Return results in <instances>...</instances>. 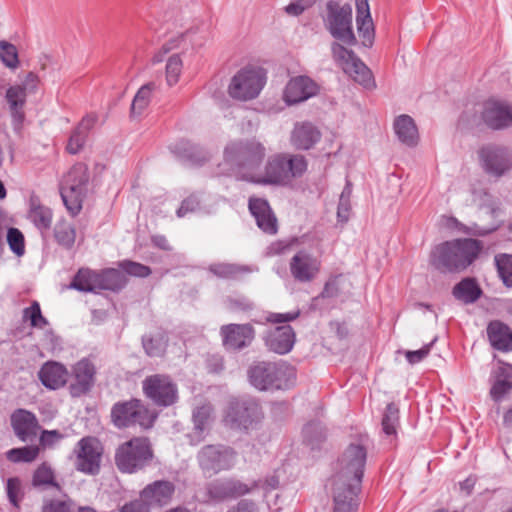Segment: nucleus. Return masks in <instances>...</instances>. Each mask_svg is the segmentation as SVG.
<instances>
[{"label": "nucleus", "mask_w": 512, "mask_h": 512, "mask_svg": "<svg viewBox=\"0 0 512 512\" xmlns=\"http://www.w3.org/2000/svg\"><path fill=\"white\" fill-rule=\"evenodd\" d=\"M320 139V130L310 122L296 123L291 134V143L298 150H309Z\"/></svg>", "instance_id": "29"}, {"label": "nucleus", "mask_w": 512, "mask_h": 512, "mask_svg": "<svg viewBox=\"0 0 512 512\" xmlns=\"http://www.w3.org/2000/svg\"><path fill=\"white\" fill-rule=\"evenodd\" d=\"M37 76L29 73L21 85L10 86L5 94L8 103L9 112L12 119V126L15 132L19 133L22 129L25 112L27 92H32L36 88Z\"/></svg>", "instance_id": "12"}, {"label": "nucleus", "mask_w": 512, "mask_h": 512, "mask_svg": "<svg viewBox=\"0 0 512 512\" xmlns=\"http://www.w3.org/2000/svg\"><path fill=\"white\" fill-rule=\"evenodd\" d=\"M480 118L491 130H504L512 126V105L505 101L488 100L481 109Z\"/></svg>", "instance_id": "18"}, {"label": "nucleus", "mask_w": 512, "mask_h": 512, "mask_svg": "<svg viewBox=\"0 0 512 512\" xmlns=\"http://www.w3.org/2000/svg\"><path fill=\"white\" fill-rule=\"evenodd\" d=\"M235 451L224 445H206L197 455V461L202 471L217 474L234 466Z\"/></svg>", "instance_id": "14"}, {"label": "nucleus", "mask_w": 512, "mask_h": 512, "mask_svg": "<svg viewBox=\"0 0 512 512\" xmlns=\"http://www.w3.org/2000/svg\"><path fill=\"white\" fill-rule=\"evenodd\" d=\"M437 338H434L430 343L424 345L421 349L415 351H407L405 353L406 359L410 364L421 362L430 352V349Z\"/></svg>", "instance_id": "58"}, {"label": "nucleus", "mask_w": 512, "mask_h": 512, "mask_svg": "<svg viewBox=\"0 0 512 512\" xmlns=\"http://www.w3.org/2000/svg\"><path fill=\"white\" fill-rule=\"evenodd\" d=\"M0 59L6 67L17 68L19 60L16 47L7 41H0Z\"/></svg>", "instance_id": "51"}, {"label": "nucleus", "mask_w": 512, "mask_h": 512, "mask_svg": "<svg viewBox=\"0 0 512 512\" xmlns=\"http://www.w3.org/2000/svg\"><path fill=\"white\" fill-rule=\"evenodd\" d=\"M324 24L331 36L348 46L357 43L352 26V7L350 4L341 5L337 1L326 3Z\"/></svg>", "instance_id": "8"}, {"label": "nucleus", "mask_w": 512, "mask_h": 512, "mask_svg": "<svg viewBox=\"0 0 512 512\" xmlns=\"http://www.w3.org/2000/svg\"><path fill=\"white\" fill-rule=\"evenodd\" d=\"M20 491V480L18 478H9L7 480V495L9 501L14 505L18 506L17 494Z\"/></svg>", "instance_id": "60"}, {"label": "nucleus", "mask_w": 512, "mask_h": 512, "mask_svg": "<svg viewBox=\"0 0 512 512\" xmlns=\"http://www.w3.org/2000/svg\"><path fill=\"white\" fill-rule=\"evenodd\" d=\"M398 139L407 146H414L418 141V131L414 120L409 115H400L394 122Z\"/></svg>", "instance_id": "36"}, {"label": "nucleus", "mask_w": 512, "mask_h": 512, "mask_svg": "<svg viewBox=\"0 0 512 512\" xmlns=\"http://www.w3.org/2000/svg\"><path fill=\"white\" fill-rule=\"evenodd\" d=\"M227 512H259L257 504L249 499L240 500L235 506Z\"/></svg>", "instance_id": "62"}, {"label": "nucleus", "mask_w": 512, "mask_h": 512, "mask_svg": "<svg viewBox=\"0 0 512 512\" xmlns=\"http://www.w3.org/2000/svg\"><path fill=\"white\" fill-rule=\"evenodd\" d=\"M353 80L367 89L375 87L371 70L357 57L343 70Z\"/></svg>", "instance_id": "38"}, {"label": "nucleus", "mask_w": 512, "mask_h": 512, "mask_svg": "<svg viewBox=\"0 0 512 512\" xmlns=\"http://www.w3.org/2000/svg\"><path fill=\"white\" fill-rule=\"evenodd\" d=\"M398 420V407L394 403H389L382 418V429L386 435H394L396 433Z\"/></svg>", "instance_id": "49"}, {"label": "nucleus", "mask_w": 512, "mask_h": 512, "mask_svg": "<svg viewBox=\"0 0 512 512\" xmlns=\"http://www.w3.org/2000/svg\"><path fill=\"white\" fill-rule=\"evenodd\" d=\"M359 36L365 47H371L374 41V25L372 17L356 19Z\"/></svg>", "instance_id": "52"}, {"label": "nucleus", "mask_w": 512, "mask_h": 512, "mask_svg": "<svg viewBox=\"0 0 512 512\" xmlns=\"http://www.w3.org/2000/svg\"><path fill=\"white\" fill-rule=\"evenodd\" d=\"M175 493V485L168 480H156L146 485L140 492V498L149 505L165 506Z\"/></svg>", "instance_id": "24"}, {"label": "nucleus", "mask_w": 512, "mask_h": 512, "mask_svg": "<svg viewBox=\"0 0 512 512\" xmlns=\"http://www.w3.org/2000/svg\"><path fill=\"white\" fill-rule=\"evenodd\" d=\"M299 316V311L290 313H271L267 320L273 323H287L295 320Z\"/></svg>", "instance_id": "63"}, {"label": "nucleus", "mask_w": 512, "mask_h": 512, "mask_svg": "<svg viewBox=\"0 0 512 512\" xmlns=\"http://www.w3.org/2000/svg\"><path fill=\"white\" fill-rule=\"evenodd\" d=\"M69 192L66 194V210L72 215H77L82 209V203L88 191L89 174L87 166L79 162L69 172Z\"/></svg>", "instance_id": "15"}, {"label": "nucleus", "mask_w": 512, "mask_h": 512, "mask_svg": "<svg viewBox=\"0 0 512 512\" xmlns=\"http://www.w3.org/2000/svg\"><path fill=\"white\" fill-rule=\"evenodd\" d=\"M487 336L494 349L501 352L512 351V330L505 323L491 321L487 326Z\"/></svg>", "instance_id": "30"}, {"label": "nucleus", "mask_w": 512, "mask_h": 512, "mask_svg": "<svg viewBox=\"0 0 512 512\" xmlns=\"http://www.w3.org/2000/svg\"><path fill=\"white\" fill-rule=\"evenodd\" d=\"M261 418V407L253 399L231 401L226 415V421L237 429H248Z\"/></svg>", "instance_id": "17"}, {"label": "nucleus", "mask_w": 512, "mask_h": 512, "mask_svg": "<svg viewBox=\"0 0 512 512\" xmlns=\"http://www.w3.org/2000/svg\"><path fill=\"white\" fill-rule=\"evenodd\" d=\"M7 242L13 253L22 256L25 252V239L23 233L18 229L11 227L7 231Z\"/></svg>", "instance_id": "54"}, {"label": "nucleus", "mask_w": 512, "mask_h": 512, "mask_svg": "<svg viewBox=\"0 0 512 512\" xmlns=\"http://www.w3.org/2000/svg\"><path fill=\"white\" fill-rule=\"evenodd\" d=\"M446 226L449 228H455L462 233L472 236H486L497 229V226L484 228L480 227L477 224H473L472 226H466L459 222L455 217H448L446 219Z\"/></svg>", "instance_id": "45"}, {"label": "nucleus", "mask_w": 512, "mask_h": 512, "mask_svg": "<svg viewBox=\"0 0 512 512\" xmlns=\"http://www.w3.org/2000/svg\"><path fill=\"white\" fill-rule=\"evenodd\" d=\"M220 335L226 350L240 351L251 345L255 329L249 324H226L221 326Z\"/></svg>", "instance_id": "21"}, {"label": "nucleus", "mask_w": 512, "mask_h": 512, "mask_svg": "<svg viewBox=\"0 0 512 512\" xmlns=\"http://www.w3.org/2000/svg\"><path fill=\"white\" fill-rule=\"evenodd\" d=\"M265 147L255 139L229 144L224 152L225 162L232 167L237 177L249 182L248 175L258 176L257 169L263 162Z\"/></svg>", "instance_id": "4"}, {"label": "nucleus", "mask_w": 512, "mask_h": 512, "mask_svg": "<svg viewBox=\"0 0 512 512\" xmlns=\"http://www.w3.org/2000/svg\"><path fill=\"white\" fill-rule=\"evenodd\" d=\"M512 390V366L503 365L495 371V381L491 387L490 395L496 402Z\"/></svg>", "instance_id": "33"}, {"label": "nucleus", "mask_w": 512, "mask_h": 512, "mask_svg": "<svg viewBox=\"0 0 512 512\" xmlns=\"http://www.w3.org/2000/svg\"><path fill=\"white\" fill-rule=\"evenodd\" d=\"M225 303L226 307L233 312H245L254 308L253 302L248 297L243 295L229 296L227 297Z\"/></svg>", "instance_id": "56"}, {"label": "nucleus", "mask_w": 512, "mask_h": 512, "mask_svg": "<svg viewBox=\"0 0 512 512\" xmlns=\"http://www.w3.org/2000/svg\"><path fill=\"white\" fill-rule=\"evenodd\" d=\"M42 512H64V501L58 499H44Z\"/></svg>", "instance_id": "64"}, {"label": "nucleus", "mask_w": 512, "mask_h": 512, "mask_svg": "<svg viewBox=\"0 0 512 512\" xmlns=\"http://www.w3.org/2000/svg\"><path fill=\"white\" fill-rule=\"evenodd\" d=\"M168 344L167 334L159 331L155 334L142 336V346L149 357H161L164 355Z\"/></svg>", "instance_id": "39"}, {"label": "nucleus", "mask_w": 512, "mask_h": 512, "mask_svg": "<svg viewBox=\"0 0 512 512\" xmlns=\"http://www.w3.org/2000/svg\"><path fill=\"white\" fill-rule=\"evenodd\" d=\"M498 274L507 287H512V255L500 254L495 257Z\"/></svg>", "instance_id": "47"}, {"label": "nucleus", "mask_w": 512, "mask_h": 512, "mask_svg": "<svg viewBox=\"0 0 512 512\" xmlns=\"http://www.w3.org/2000/svg\"><path fill=\"white\" fill-rule=\"evenodd\" d=\"M27 218L41 231L48 230L52 224V210L43 205L39 196L32 193L29 198Z\"/></svg>", "instance_id": "31"}, {"label": "nucleus", "mask_w": 512, "mask_h": 512, "mask_svg": "<svg viewBox=\"0 0 512 512\" xmlns=\"http://www.w3.org/2000/svg\"><path fill=\"white\" fill-rule=\"evenodd\" d=\"M200 206V201L195 195H191L184 199L181 206L177 210L178 217H184L187 213L195 212Z\"/></svg>", "instance_id": "59"}, {"label": "nucleus", "mask_w": 512, "mask_h": 512, "mask_svg": "<svg viewBox=\"0 0 512 512\" xmlns=\"http://www.w3.org/2000/svg\"><path fill=\"white\" fill-rule=\"evenodd\" d=\"M11 425L16 436L24 442L33 441L39 430L35 415L27 410L19 409L11 416Z\"/></svg>", "instance_id": "26"}, {"label": "nucleus", "mask_w": 512, "mask_h": 512, "mask_svg": "<svg viewBox=\"0 0 512 512\" xmlns=\"http://www.w3.org/2000/svg\"><path fill=\"white\" fill-rule=\"evenodd\" d=\"M331 53L333 60L342 68V70L357 58L352 50H348L338 42H333L331 44Z\"/></svg>", "instance_id": "48"}, {"label": "nucleus", "mask_w": 512, "mask_h": 512, "mask_svg": "<svg viewBox=\"0 0 512 512\" xmlns=\"http://www.w3.org/2000/svg\"><path fill=\"white\" fill-rule=\"evenodd\" d=\"M145 396L155 405L168 407L178 400V388L169 375L153 374L147 376L142 382Z\"/></svg>", "instance_id": "10"}, {"label": "nucleus", "mask_w": 512, "mask_h": 512, "mask_svg": "<svg viewBox=\"0 0 512 512\" xmlns=\"http://www.w3.org/2000/svg\"><path fill=\"white\" fill-rule=\"evenodd\" d=\"M482 250V241L473 238L445 241L433 247L429 261L440 272H462L475 262Z\"/></svg>", "instance_id": "2"}, {"label": "nucleus", "mask_w": 512, "mask_h": 512, "mask_svg": "<svg viewBox=\"0 0 512 512\" xmlns=\"http://www.w3.org/2000/svg\"><path fill=\"white\" fill-rule=\"evenodd\" d=\"M208 271L219 279L240 280L243 276L252 272L247 265L235 263H213L209 265Z\"/></svg>", "instance_id": "34"}, {"label": "nucleus", "mask_w": 512, "mask_h": 512, "mask_svg": "<svg viewBox=\"0 0 512 512\" xmlns=\"http://www.w3.org/2000/svg\"><path fill=\"white\" fill-rule=\"evenodd\" d=\"M156 88L154 82H149L140 87L131 104V115L140 116L148 107L153 90Z\"/></svg>", "instance_id": "42"}, {"label": "nucleus", "mask_w": 512, "mask_h": 512, "mask_svg": "<svg viewBox=\"0 0 512 512\" xmlns=\"http://www.w3.org/2000/svg\"><path fill=\"white\" fill-rule=\"evenodd\" d=\"M120 512H150V509L149 504L141 499L124 504Z\"/></svg>", "instance_id": "61"}, {"label": "nucleus", "mask_w": 512, "mask_h": 512, "mask_svg": "<svg viewBox=\"0 0 512 512\" xmlns=\"http://www.w3.org/2000/svg\"><path fill=\"white\" fill-rule=\"evenodd\" d=\"M307 160L299 154H277L269 158L265 171L258 176H246L249 182L263 185H287L307 170Z\"/></svg>", "instance_id": "3"}, {"label": "nucleus", "mask_w": 512, "mask_h": 512, "mask_svg": "<svg viewBox=\"0 0 512 512\" xmlns=\"http://www.w3.org/2000/svg\"><path fill=\"white\" fill-rule=\"evenodd\" d=\"M317 84L307 76L292 78L286 85L284 99L288 104H297L317 93Z\"/></svg>", "instance_id": "25"}, {"label": "nucleus", "mask_w": 512, "mask_h": 512, "mask_svg": "<svg viewBox=\"0 0 512 512\" xmlns=\"http://www.w3.org/2000/svg\"><path fill=\"white\" fill-rule=\"evenodd\" d=\"M182 60L178 54L171 55L166 64V81L169 86L175 85L182 71Z\"/></svg>", "instance_id": "53"}, {"label": "nucleus", "mask_w": 512, "mask_h": 512, "mask_svg": "<svg viewBox=\"0 0 512 512\" xmlns=\"http://www.w3.org/2000/svg\"><path fill=\"white\" fill-rule=\"evenodd\" d=\"M41 383L49 389L64 385V366L57 362L45 363L38 373Z\"/></svg>", "instance_id": "35"}, {"label": "nucleus", "mask_w": 512, "mask_h": 512, "mask_svg": "<svg viewBox=\"0 0 512 512\" xmlns=\"http://www.w3.org/2000/svg\"><path fill=\"white\" fill-rule=\"evenodd\" d=\"M173 152L197 165L204 163L208 159L207 153L203 149L186 140L176 143L173 147Z\"/></svg>", "instance_id": "40"}, {"label": "nucleus", "mask_w": 512, "mask_h": 512, "mask_svg": "<svg viewBox=\"0 0 512 512\" xmlns=\"http://www.w3.org/2000/svg\"><path fill=\"white\" fill-rule=\"evenodd\" d=\"M295 343V333L290 325H282L270 330L265 337L268 349L283 355L291 351Z\"/></svg>", "instance_id": "27"}, {"label": "nucleus", "mask_w": 512, "mask_h": 512, "mask_svg": "<svg viewBox=\"0 0 512 512\" xmlns=\"http://www.w3.org/2000/svg\"><path fill=\"white\" fill-rule=\"evenodd\" d=\"M153 451L146 437H134L119 445L116 449L115 465L122 473H136L148 466Z\"/></svg>", "instance_id": "6"}, {"label": "nucleus", "mask_w": 512, "mask_h": 512, "mask_svg": "<svg viewBox=\"0 0 512 512\" xmlns=\"http://www.w3.org/2000/svg\"><path fill=\"white\" fill-rule=\"evenodd\" d=\"M248 379L259 390L288 389L294 384L295 371L285 362H258L248 369Z\"/></svg>", "instance_id": "5"}, {"label": "nucleus", "mask_w": 512, "mask_h": 512, "mask_svg": "<svg viewBox=\"0 0 512 512\" xmlns=\"http://www.w3.org/2000/svg\"><path fill=\"white\" fill-rule=\"evenodd\" d=\"M367 437L351 443L340 459V470L333 479V512H357L358 494L367 460Z\"/></svg>", "instance_id": "1"}, {"label": "nucleus", "mask_w": 512, "mask_h": 512, "mask_svg": "<svg viewBox=\"0 0 512 512\" xmlns=\"http://www.w3.org/2000/svg\"><path fill=\"white\" fill-rule=\"evenodd\" d=\"M351 195H352V183L347 180L346 184L340 194L339 203L337 207V219L338 222L345 224L348 222L351 214Z\"/></svg>", "instance_id": "43"}, {"label": "nucleus", "mask_w": 512, "mask_h": 512, "mask_svg": "<svg viewBox=\"0 0 512 512\" xmlns=\"http://www.w3.org/2000/svg\"><path fill=\"white\" fill-rule=\"evenodd\" d=\"M127 284L126 275L118 269L108 268L97 272L96 293L100 290L119 291Z\"/></svg>", "instance_id": "32"}, {"label": "nucleus", "mask_w": 512, "mask_h": 512, "mask_svg": "<svg viewBox=\"0 0 512 512\" xmlns=\"http://www.w3.org/2000/svg\"><path fill=\"white\" fill-rule=\"evenodd\" d=\"M75 467L78 471L89 475H95L100 470L103 448L95 437H84L75 449Z\"/></svg>", "instance_id": "16"}, {"label": "nucleus", "mask_w": 512, "mask_h": 512, "mask_svg": "<svg viewBox=\"0 0 512 512\" xmlns=\"http://www.w3.org/2000/svg\"><path fill=\"white\" fill-rule=\"evenodd\" d=\"M22 320L29 321L34 328H44L47 320L42 316L40 305L37 301H33L30 307L23 310Z\"/></svg>", "instance_id": "50"}, {"label": "nucleus", "mask_w": 512, "mask_h": 512, "mask_svg": "<svg viewBox=\"0 0 512 512\" xmlns=\"http://www.w3.org/2000/svg\"><path fill=\"white\" fill-rule=\"evenodd\" d=\"M32 484L34 487L42 488H47L51 486L56 488L58 491H61L60 484L57 483L54 479V473L52 469L45 463L40 465L34 472Z\"/></svg>", "instance_id": "44"}, {"label": "nucleus", "mask_w": 512, "mask_h": 512, "mask_svg": "<svg viewBox=\"0 0 512 512\" xmlns=\"http://www.w3.org/2000/svg\"><path fill=\"white\" fill-rule=\"evenodd\" d=\"M304 439L313 445L325 438V432L319 422H311L303 428Z\"/></svg>", "instance_id": "57"}, {"label": "nucleus", "mask_w": 512, "mask_h": 512, "mask_svg": "<svg viewBox=\"0 0 512 512\" xmlns=\"http://www.w3.org/2000/svg\"><path fill=\"white\" fill-rule=\"evenodd\" d=\"M483 170L490 176L499 178L512 169V151L507 147L489 143L478 150Z\"/></svg>", "instance_id": "11"}, {"label": "nucleus", "mask_w": 512, "mask_h": 512, "mask_svg": "<svg viewBox=\"0 0 512 512\" xmlns=\"http://www.w3.org/2000/svg\"><path fill=\"white\" fill-rule=\"evenodd\" d=\"M98 121L95 113L85 115L78 125L72 131L68 143H66V151L71 154H77L85 146L88 136Z\"/></svg>", "instance_id": "28"}, {"label": "nucleus", "mask_w": 512, "mask_h": 512, "mask_svg": "<svg viewBox=\"0 0 512 512\" xmlns=\"http://www.w3.org/2000/svg\"><path fill=\"white\" fill-rule=\"evenodd\" d=\"M96 367L88 358L78 361L73 367L69 380V393L72 397H81L92 389L95 382Z\"/></svg>", "instance_id": "19"}, {"label": "nucleus", "mask_w": 512, "mask_h": 512, "mask_svg": "<svg viewBox=\"0 0 512 512\" xmlns=\"http://www.w3.org/2000/svg\"><path fill=\"white\" fill-rule=\"evenodd\" d=\"M39 454L37 446H25L21 448L10 449L7 453V459L14 463L25 462L29 463L34 461Z\"/></svg>", "instance_id": "46"}, {"label": "nucleus", "mask_w": 512, "mask_h": 512, "mask_svg": "<svg viewBox=\"0 0 512 512\" xmlns=\"http://www.w3.org/2000/svg\"><path fill=\"white\" fill-rule=\"evenodd\" d=\"M259 486L258 481L244 483L236 478L216 479L206 485L208 501L221 503L249 494Z\"/></svg>", "instance_id": "13"}, {"label": "nucleus", "mask_w": 512, "mask_h": 512, "mask_svg": "<svg viewBox=\"0 0 512 512\" xmlns=\"http://www.w3.org/2000/svg\"><path fill=\"white\" fill-rule=\"evenodd\" d=\"M212 412L213 408L210 404H203L193 409V429L187 434L191 445L199 444L209 434L213 421Z\"/></svg>", "instance_id": "23"}, {"label": "nucleus", "mask_w": 512, "mask_h": 512, "mask_svg": "<svg viewBox=\"0 0 512 512\" xmlns=\"http://www.w3.org/2000/svg\"><path fill=\"white\" fill-rule=\"evenodd\" d=\"M452 293L457 300L470 304L480 298L482 290L475 279L465 278L454 286Z\"/></svg>", "instance_id": "37"}, {"label": "nucleus", "mask_w": 512, "mask_h": 512, "mask_svg": "<svg viewBox=\"0 0 512 512\" xmlns=\"http://www.w3.org/2000/svg\"><path fill=\"white\" fill-rule=\"evenodd\" d=\"M249 210L256 220L257 226L266 234L274 235L278 230V223L267 200L262 198H250Z\"/></svg>", "instance_id": "22"}, {"label": "nucleus", "mask_w": 512, "mask_h": 512, "mask_svg": "<svg viewBox=\"0 0 512 512\" xmlns=\"http://www.w3.org/2000/svg\"><path fill=\"white\" fill-rule=\"evenodd\" d=\"M119 267L124 274L131 276L147 277L151 274L150 267L130 260H124L120 262Z\"/></svg>", "instance_id": "55"}, {"label": "nucleus", "mask_w": 512, "mask_h": 512, "mask_svg": "<svg viewBox=\"0 0 512 512\" xmlns=\"http://www.w3.org/2000/svg\"><path fill=\"white\" fill-rule=\"evenodd\" d=\"M111 421L119 429L139 426L149 429L153 426L156 414L139 399L118 401L111 408Z\"/></svg>", "instance_id": "7"}, {"label": "nucleus", "mask_w": 512, "mask_h": 512, "mask_svg": "<svg viewBox=\"0 0 512 512\" xmlns=\"http://www.w3.org/2000/svg\"><path fill=\"white\" fill-rule=\"evenodd\" d=\"M289 269L292 277L300 283L313 281L321 269L319 258L307 250H299L290 260Z\"/></svg>", "instance_id": "20"}, {"label": "nucleus", "mask_w": 512, "mask_h": 512, "mask_svg": "<svg viewBox=\"0 0 512 512\" xmlns=\"http://www.w3.org/2000/svg\"><path fill=\"white\" fill-rule=\"evenodd\" d=\"M266 77L262 69L243 68L238 71L228 87L229 95L239 101L256 98L265 85Z\"/></svg>", "instance_id": "9"}, {"label": "nucleus", "mask_w": 512, "mask_h": 512, "mask_svg": "<svg viewBox=\"0 0 512 512\" xmlns=\"http://www.w3.org/2000/svg\"><path fill=\"white\" fill-rule=\"evenodd\" d=\"M97 272L88 268H81L74 276L69 288L76 289L81 292L96 293Z\"/></svg>", "instance_id": "41"}]
</instances>
